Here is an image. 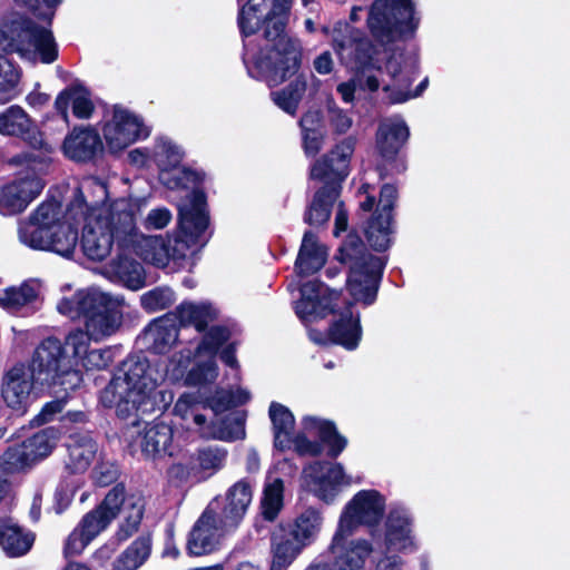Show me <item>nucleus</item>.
Masks as SVG:
<instances>
[{"label": "nucleus", "instance_id": "obj_1", "mask_svg": "<svg viewBox=\"0 0 570 570\" xmlns=\"http://www.w3.org/2000/svg\"><path fill=\"white\" fill-rule=\"evenodd\" d=\"M293 0H273L272 9L263 21V38L267 52H256L250 41H245L244 65L252 78L276 87L291 77L295 78L283 89L271 92L274 104L294 116L306 91L307 79L298 73L302 65L301 41L286 33Z\"/></svg>", "mask_w": 570, "mask_h": 570}, {"label": "nucleus", "instance_id": "obj_2", "mask_svg": "<svg viewBox=\"0 0 570 570\" xmlns=\"http://www.w3.org/2000/svg\"><path fill=\"white\" fill-rule=\"evenodd\" d=\"M140 209V200L120 198L90 218L94 209L87 204L80 188H77L65 217L77 229L81 222H86L81 237L82 252L91 261H102L110 254L115 240L119 247L134 242L137 236L136 217Z\"/></svg>", "mask_w": 570, "mask_h": 570}, {"label": "nucleus", "instance_id": "obj_3", "mask_svg": "<svg viewBox=\"0 0 570 570\" xmlns=\"http://www.w3.org/2000/svg\"><path fill=\"white\" fill-rule=\"evenodd\" d=\"M355 138L347 137L335 145L311 167V178L324 185L315 193L304 214V222L311 226H322L331 217L332 207L340 196L342 183L350 174V161L355 149Z\"/></svg>", "mask_w": 570, "mask_h": 570}, {"label": "nucleus", "instance_id": "obj_4", "mask_svg": "<svg viewBox=\"0 0 570 570\" xmlns=\"http://www.w3.org/2000/svg\"><path fill=\"white\" fill-rule=\"evenodd\" d=\"M60 205L56 202H43L29 216L20 222L19 240L38 250H51L63 257H70L77 246L78 230L70 220H61Z\"/></svg>", "mask_w": 570, "mask_h": 570}, {"label": "nucleus", "instance_id": "obj_5", "mask_svg": "<svg viewBox=\"0 0 570 570\" xmlns=\"http://www.w3.org/2000/svg\"><path fill=\"white\" fill-rule=\"evenodd\" d=\"M124 298L112 297L97 288L78 291L71 297L62 298L57 309L71 320L82 318L90 340L99 342L114 335L122 323L119 306Z\"/></svg>", "mask_w": 570, "mask_h": 570}, {"label": "nucleus", "instance_id": "obj_6", "mask_svg": "<svg viewBox=\"0 0 570 570\" xmlns=\"http://www.w3.org/2000/svg\"><path fill=\"white\" fill-rule=\"evenodd\" d=\"M332 42L341 62L356 70L354 78L358 90L376 91L381 86L377 75L382 71L374 68L376 50L364 31L347 22H337L333 28Z\"/></svg>", "mask_w": 570, "mask_h": 570}, {"label": "nucleus", "instance_id": "obj_7", "mask_svg": "<svg viewBox=\"0 0 570 570\" xmlns=\"http://www.w3.org/2000/svg\"><path fill=\"white\" fill-rule=\"evenodd\" d=\"M336 258L347 264V289L355 302L372 305L377 295L385 262L367 252L363 240L350 234L338 249Z\"/></svg>", "mask_w": 570, "mask_h": 570}, {"label": "nucleus", "instance_id": "obj_8", "mask_svg": "<svg viewBox=\"0 0 570 570\" xmlns=\"http://www.w3.org/2000/svg\"><path fill=\"white\" fill-rule=\"evenodd\" d=\"M0 50L17 53L32 63H51L58 57L52 32L22 16H14L0 24Z\"/></svg>", "mask_w": 570, "mask_h": 570}, {"label": "nucleus", "instance_id": "obj_9", "mask_svg": "<svg viewBox=\"0 0 570 570\" xmlns=\"http://www.w3.org/2000/svg\"><path fill=\"white\" fill-rule=\"evenodd\" d=\"M420 19L415 17L412 0H375L367 11L370 33L381 46L391 45L412 35Z\"/></svg>", "mask_w": 570, "mask_h": 570}, {"label": "nucleus", "instance_id": "obj_10", "mask_svg": "<svg viewBox=\"0 0 570 570\" xmlns=\"http://www.w3.org/2000/svg\"><path fill=\"white\" fill-rule=\"evenodd\" d=\"M72 357L62 342L56 337H47L36 347L31 364L28 366L41 385H60L63 390H72L81 382L80 372L73 368Z\"/></svg>", "mask_w": 570, "mask_h": 570}, {"label": "nucleus", "instance_id": "obj_11", "mask_svg": "<svg viewBox=\"0 0 570 570\" xmlns=\"http://www.w3.org/2000/svg\"><path fill=\"white\" fill-rule=\"evenodd\" d=\"M209 217L206 212L204 191L194 189L188 205L179 208V233L167 242L170 248V259L179 261L187 256L191 246H204V234L208 227Z\"/></svg>", "mask_w": 570, "mask_h": 570}, {"label": "nucleus", "instance_id": "obj_12", "mask_svg": "<svg viewBox=\"0 0 570 570\" xmlns=\"http://www.w3.org/2000/svg\"><path fill=\"white\" fill-rule=\"evenodd\" d=\"M351 537L336 529L330 547L313 566L323 570H365L372 544L367 540H350Z\"/></svg>", "mask_w": 570, "mask_h": 570}, {"label": "nucleus", "instance_id": "obj_13", "mask_svg": "<svg viewBox=\"0 0 570 570\" xmlns=\"http://www.w3.org/2000/svg\"><path fill=\"white\" fill-rule=\"evenodd\" d=\"M385 511V498L376 490H361L345 505L337 530L352 534L360 525L374 527Z\"/></svg>", "mask_w": 570, "mask_h": 570}, {"label": "nucleus", "instance_id": "obj_14", "mask_svg": "<svg viewBox=\"0 0 570 570\" xmlns=\"http://www.w3.org/2000/svg\"><path fill=\"white\" fill-rule=\"evenodd\" d=\"M302 424L305 431L316 432L321 441H311L303 433L296 436L292 435V445L298 454L317 456L323 451V444H326L330 448L327 454L331 458H336L345 449L347 440L336 431L332 422L305 416Z\"/></svg>", "mask_w": 570, "mask_h": 570}, {"label": "nucleus", "instance_id": "obj_15", "mask_svg": "<svg viewBox=\"0 0 570 570\" xmlns=\"http://www.w3.org/2000/svg\"><path fill=\"white\" fill-rule=\"evenodd\" d=\"M115 375L129 387L128 395L136 397L142 405L147 403L150 393L158 384L157 373L142 354L129 355L122 361Z\"/></svg>", "mask_w": 570, "mask_h": 570}, {"label": "nucleus", "instance_id": "obj_16", "mask_svg": "<svg viewBox=\"0 0 570 570\" xmlns=\"http://www.w3.org/2000/svg\"><path fill=\"white\" fill-rule=\"evenodd\" d=\"M396 198L397 190L395 186L391 184L382 186L376 210L365 227V236L374 250L383 252L391 245L392 210Z\"/></svg>", "mask_w": 570, "mask_h": 570}, {"label": "nucleus", "instance_id": "obj_17", "mask_svg": "<svg viewBox=\"0 0 570 570\" xmlns=\"http://www.w3.org/2000/svg\"><path fill=\"white\" fill-rule=\"evenodd\" d=\"M338 296V292L318 281L306 282L301 287V299L295 304V313L304 323L324 318L336 312L334 302Z\"/></svg>", "mask_w": 570, "mask_h": 570}, {"label": "nucleus", "instance_id": "obj_18", "mask_svg": "<svg viewBox=\"0 0 570 570\" xmlns=\"http://www.w3.org/2000/svg\"><path fill=\"white\" fill-rule=\"evenodd\" d=\"M229 530L220 527L219 518L212 508L205 509L188 533L186 551L189 556L210 554L219 548L223 533Z\"/></svg>", "mask_w": 570, "mask_h": 570}, {"label": "nucleus", "instance_id": "obj_19", "mask_svg": "<svg viewBox=\"0 0 570 570\" xmlns=\"http://www.w3.org/2000/svg\"><path fill=\"white\" fill-rule=\"evenodd\" d=\"M104 136L110 150L118 151L148 137L149 130L138 116L116 107L112 119L104 127Z\"/></svg>", "mask_w": 570, "mask_h": 570}, {"label": "nucleus", "instance_id": "obj_20", "mask_svg": "<svg viewBox=\"0 0 570 570\" xmlns=\"http://www.w3.org/2000/svg\"><path fill=\"white\" fill-rule=\"evenodd\" d=\"M308 487L326 503H332L341 491V485L351 483L340 463L315 462L304 470Z\"/></svg>", "mask_w": 570, "mask_h": 570}, {"label": "nucleus", "instance_id": "obj_21", "mask_svg": "<svg viewBox=\"0 0 570 570\" xmlns=\"http://www.w3.org/2000/svg\"><path fill=\"white\" fill-rule=\"evenodd\" d=\"M36 380L24 364H18L7 371L1 381V396L8 407L24 413L31 401Z\"/></svg>", "mask_w": 570, "mask_h": 570}, {"label": "nucleus", "instance_id": "obj_22", "mask_svg": "<svg viewBox=\"0 0 570 570\" xmlns=\"http://www.w3.org/2000/svg\"><path fill=\"white\" fill-rule=\"evenodd\" d=\"M45 184L38 176L18 178L0 188V214L11 216L23 212L39 196Z\"/></svg>", "mask_w": 570, "mask_h": 570}, {"label": "nucleus", "instance_id": "obj_23", "mask_svg": "<svg viewBox=\"0 0 570 570\" xmlns=\"http://www.w3.org/2000/svg\"><path fill=\"white\" fill-rule=\"evenodd\" d=\"M124 502L125 487L117 484L109 490L102 502L96 509L83 515L78 527L88 538L94 540L118 515Z\"/></svg>", "mask_w": 570, "mask_h": 570}, {"label": "nucleus", "instance_id": "obj_24", "mask_svg": "<svg viewBox=\"0 0 570 570\" xmlns=\"http://www.w3.org/2000/svg\"><path fill=\"white\" fill-rule=\"evenodd\" d=\"M413 518L402 504H392L385 520V546L390 551H413Z\"/></svg>", "mask_w": 570, "mask_h": 570}, {"label": "nucleus", "instance_id": "obj_25", "mask_svg": "<svg viewBox=\"0 0 570 570\" xmlns=\"http://www.w3.org/2000/svg\"><path fill=\"white\" fill-rule=\"evenodd\" d=\"M253 500V485L249 480L242 479L234 483L225 493V504L217 515L220 527L235 530L243 521Z\"/></svg>", "mask_w": 570, "mask_h": 570}, {"label": "nucleus", "instance_id": "obj_26", "mask_svg": "<svg viewBox=\"0 0 570 570\" xmlns=\"http://www.w3.org/2000/svg\"><path fill=\"white\" fill-rule=\"evenodd\" d=\"M386 71L391 76L393 83L385 85L383 89L389 91L390 89H396L402 97L394 99L395 102L407 100L411 95L405 91L410 88L416 77V59L414 57H405L404 55H393L386 61ZM428 79L425 78L416 88V91L412 97L419 96L426 87Z\"/></svg>", "mask_w": 570, "mask_h": 570}, {"label": "nucleus", "instance_id": "obj_27", "mask_svg": "<svg viewBox=\"0 0 570 570\" xmlns=\"http://www.w3.org/2000/svg\"><path fill=\"white\" fill-rule=\"evenodd\" d=\"M66 156L78 163L92 160L104 149L99 134L90 127H76L65 138L62 145Z\"/></svg>", "mask_w": 570, "mask_h": 570}, {"label": "nucleus", "instance_id": "obj_28", "mask_svg": "<svg viewBox=\"0 0 570 570\" xmlns=\"http://www.w3.org/2000/svg\"><path fill=\"white\" fill-rule=\"evenodd\" d=\"M409 136L410 130L403 119L383 120L376 132V147L382 158L386 161L394 160Z\"/></svg>", "mask_w": 570, "mask_h": 570}, {"label": "nucleus", "instance_id": "obj_29", "mask_svg": "<svg viewBox=\"0 0 570 570\" xmlns=\"http://www.w3.org/2000/svg\"><path fill=\"white\" fill-rule=\"evenodd\" d=\"M148 348L156 354H165L178 342L179 327L171 314L154 320L145 330Z\"/></svg>", "mask_w": 570, "mask_h": 570}, {"label": "nucleus", "instance_id": "obj_30", "mask_svg": "<svg viewBox=\"0 0 570 570\" xmlns=\"http://www.w3.org/2000/svg\"><path fill=\"white\" fill-rule=\"evenodd\" d=\"M26 141L31 150L14 155L10 163L16 166H26L33 173L32 176L45 173L51 161L52 146L43 139L40 131L33 132Z\"/></svg>", "mask_w": 570, "mask_h": 570}, {"label": "nucleus", "instance_id": "obj_31", "mask_svg": "<svg viewBox=\"0 0 570 570\" xmlns=\"http://www.w3.org/2000/svg\"><path fill=\"white\" fill-rule=\"evenodd\" d=\"M129 387L116 375L101 391L99 400L105 407H116V413L121 419L137 415L144 406L136 397L128 395Z\"/></svg>", "mask_w": 570, "mask_h": 570}, {"label": "nucleus", "instance_id": "obj_32", "mask_svg": "<svg viewBox=\"0 0 570 570\" xmlns=\"http://www.w3.org/2000/svg\"><path fill=\"white\" fill-rule=\"evenodd\" d=\"M323 524L322 513L308 508L299 513L292 522L279 523L288 535H291L303 548L311 546L316 541Z\"/></svg>", "mask_w": 570, "mask_h": 570}, {"label": "nucleus", "instance_id": "obj_33", "mask_svg": "<svg viewBox=\"0 0 570 570\" xmlns=\"http://www.w3.org/2000/svg\"><path fill=\"white\" fill-rule=\"evenodd\" d=\"M171 428L165 423H155L146 426L136 442L145 458L156 459L167 454L171 455Z\"/></svg>", "mask_w": 570, "mask_h": 570}, {"label": "nucleus", "instance_id": "obj_34", "mask_svg": "<svg viewBox=\"0 0 570 570\" xmlns=\"http://www.w3.org/2000/svg\"><path fill=\"white\" fill-rule=\"evenodd\" d=\"M353 304L348 303L340 317L328 328L330 340L344 346L346 350H355L362 337V328L358 314L354 316Z\"/></svg>", "mask_w": 570, "mask_h": 570}, {"label": "nucleus", "instance_id": "obj_35", "mask_svg": "<svg viewBox=\"0 0 570 570\" xmlns=\"http://www.w3.org/2000/svg\"><path fill=\"white\" fill-rule=\"evenodd\" d=\"M38 297V286L26 282L19 287H8L0 291V306L7 312L16 315H28L33 313V304Z\"/></svg>", "mask_w": 570, "mask_h": 570}, {"label": "nucleus", "instance_id": "obj_36", "mask_svg": "<svg viewBox=\"0 0 570 570\" xmlns=\"http://www.w3.org/2000/svg\"><path fill=\"white\" fill-rule=\"evenodd\" d=\"M304 549L283 528L277 525L271 535L272 564L269 570H286Z\"/></svg>", "mask_w": 570, "mask_h": 570}, {"label": "nucleus", "instance_id": "obj_37", "mask_svg": "<svg viewBox=\"0 0 570 570\" xmlns=\"http://www.w3.org/2000/svg\"><path fill=\"white\" fill-rule=\"evenodd\" d=\"M326 256V248L318 244L317 236L312 230H306L295 262V268L303 276L314 274L323 267Z\"/></svg>", "mask_w": 570, "mask_h": 570}, {"label": "nucleus", "instance_id": "obj_38", "mask_svg": "<svg viewBox=\"0 0 570 570\" xmlns=\"http://www.w3.org/2000/svg\"><path fill=\"white\" fill-rule=\"evenodd\" d=\"M72 105V112L79 119H87L94 111L89 92L79 86H72L61 91L55 101V108L62 120L68 124V107Z\"/></svg>", "mask_w": 570, "mask_h": 570}, {"label": "nucleus", "instance_id": "obj_39", "mask_svg": "<svg viewBox=\"0 0 570 570\" xmlns=\"http://www.w3.org/2000/svg\"><path fill=\"white\" fill-rule=\"evenodd\" d=\"M175 322H179L183 330L194 326L197 333H203L209 323L217 318V311L210 304H194L184 302L176 307L175 313H170Z\"/></svg>", "mask_w": 570, "mask_h": 570}, {"label": "nucleus", "instance_id": "obj_40", "mask_svg": "<svg viewBox=\"0 0 570 570\" xmlns=\"http://www.w3.org/2000/svg\"><path fill=\"white\" fill-rule=\"evenodd\" d=\"M35 537L10 519H0V546L9 557H21L32 547Z\"/></svg>", "mask_w": 570, "mask_h": 570}, {"label": "nucleus", "instance_id": "obj_41", "mask_svg": "<svg viewBox=\"0 0 570 570\" xmlns=\"http://www.w3.org/2000/svg\"><path fill=\"white\" fill-rule=\"evenodd\" d=\"M33 132H39L33 120L19 105H12L0 112V134L21 137L27 140Z\"/></svg>", "mask_w": 570, "mask_h": 570}, {"label": "nucleus", "instance_id": "obj_42", "mask_svg": "<svg viewBox=\"0 0 570 570\" xmlns=\"http://www.w3.org/2000/svg\"><path fill=\"white\" fill-rule=\"evenodd\" d=\"M274 431V446L285 451L292 446V435L295 428V417L285 405L272 402L268 410Z\"/></svg>", "mask_w": 570, "mask_h": 570}, {"label": "nucleus", "instance_id": "obj_43", "mask_svg": "<svg viewBox=\"0 0 570 570\" xmlns=\"http://www.w3.org/2000/svg\"><path fill=\"white\" fill-rule=\"evenodd\" d=\"M109 273L130 289L136 291L145 285L141 264L124 253L118 254L117 258L110 262Z\"/></svg>", "mask_w": 570, "mask_h": 570}, {"label": "nucleus", "instance_id": "obj_44", "mask_svg": "<svg viewBox=\"0 0 570 570\" xmlns=\"http://www.w3.org/2000/svg\"><path fill=\"white\" fill-rule=\"evenodd\" d=\"M263 4L264 0H248L245 4L240 6L237 20L240 33L244 37V42L250 41V48H253L256 52L262 51V55L264 56L267 52L266 43L264 47L257 48L253 43V40L248 39L250 36H254L261 27L263 28L264 20L261 19ZM244 55L245 52L243 56Z\"/></svg>", "mask_w": 570, "mask_h": 570}, {"label": "nucleus", "instance_id": "obj_45", "mask_svg": "<svg viewBox=\"0 0 570 570\" xmlns=\"http://www.w3.org/2000/svg\"><path fill=\"white\" fill-rule=\"evenodd\" d=\"M97 443L89 436L73 439L68 444V460L66 468L71 473H82L91 464L97 453Z\"/></svg>", "mask_w": 570, "mask_h": 570}, {"label": "nucleus", "instance_id": "obj_46", "mask_svg": "<svg viewBox=\"0 0 570 570\" xmlns=\"http://www.w3.org/2000/svg\"><path fill=\"white\" fill-rule=\"evenodd\" d=\"M244 421L239 413H229L212 421L207 431H204L203 434L223 441L243 439L245 436Z\"/></svg>", "mask_w": 570, "mask_h": 570}, {"label": "nucleus", "instance_id": "obj_47", "mask_svg": "<svg viewBox=\"0 0 570 570\" xmlns=\"http://www.w3.org/2000/svg\"><path fill=\"white\" fill-rule=\"evenodd\" d=\"M284 483L281 479L265 485L261 499V515L265 521L273 522L283 509Z\"/></svg>", "mask_w": 570, "mask_h": 570}, {"label": "nucleus", "instance_id": "obj_48", "mask_svg": "<svg viewBox=\"0 0 570 570\" xmlns=\"http://www.w3.org/2000/svg\"><path fill=\"white\" fill-rule=\"evenodd\" d=\"M140 247L144 261L157 267H165L170 261V248L161 236L144 237Z\"/></svg>", "mask_w": 570, "mask_h": 570}, {"label": "nucleus", "instance_id": "obj_49", "mask_svg": "<svg viewBox=\"0 0 570 570\" xmlns=\"http://www.w3.org/2000/svg\"><path fill=\"white\" fill-rule=\"evenodd\" d=\"M175 302V292L168 286L155 287L140 296V305L148 313L166 309Z\"/></svg>", "mask_w": 570, "mask_h": 570}, {"label": "nucleus", "instance_id": "obj_50", "mask_svg": "<svg viewBox=\"0 0 570 570\" xmlns=\"http://www.w3.org/2000/svg\"><path fill=\"white\" fill-rule=\"evenodd\" d=\"M249 400V393L238 389L236 392L229 390H218L207 400V405L216 415L228 411L229 409L242 405Z\"/></svg>", "mask_w": 570, "mask_h": 570}, {"label": "nucleus", "instance_id": "obj_51", "mask_svg": "<svg viewBox=\"0 0 570 570\" xmlns=\"http://www.w3.org/2000/svg\"><path fill=\"white\" fill-rule=\"evenodd\" d=\"M32 464L22 443L8 448L0 456V470L6 474L21 472Z\"/></svg>", "mask_w": 570, "mask_h": 570}, {"label": "nucleus", "instance_id": "obj_52", "mask_svg": "<svg viewBox=\"0 0 570 570\" xmlns=\"http://www.w3.org/2000/svg\"><path fill=\"white\" fill-rule=\"evenodd\" d=\"M32 463L48 456L55 448V438L48 430L37 432L22 442Z\"/></svg>", "mask_w": 570, "mask_h": 570}, {"label": "nucleus", "instance_id": "obj_53", "mask_svg": "<svg viewBox=\"0 0 570 570\" xmlns=\"http://www.w3.org/2000/svg\"><path fill=\"white\" fill-rule=\"evenodd\" d=\"M20 69L6 57L0 56V94H4L6 100L13 99L19 91Z\"/></svg>", "mask_w": 570, "mask_h": 570}, {"label": "nucleus", "instance_id": "obj_54", "mask_svg": "<svg viewBox=\"0 0 570 570\" xmlns=\"http://www.w3.org/2000/svg\"><path fill=\"white\" fill-rule=\"evenodd\" d=\"M229 337L230 331L226 326H212L208 332L205 333L202 341L197 343L194 352L188 351V357L191 354L198 355L203 352L215 354L218 348L229 340Z\"/></svg>", "mask_w": 570, "mask_h": 570}, {"label": "nucleus", "instance_id": "obj_55", "mask_svg": "<svg viewBox=\"0 0 570 570\" xmlns=\"http://www.w3.org/2000/svg\"><path fill=\"white\" fill-rule=\"evenodd\" d=\"M227 450L217 445L202 448L197 452V462L202 471L212 475L219 471L226 462Z\"/></svg>", "mask_w": 570, "mask_h": 570}, {"label": "nucleus", "instance_id": "obj_56", "mask_svg": "<svg viewBox=\"0 0 570 570\" xmlns=\"http://www.w3.org/2000/svg\"><path fill=\"white\" fill-rule=\"evenodd\" d=\"M218 376V367L214 360H208L193 366L186 377L185 384L188 386H200L213 383Z\"/></svg>", "mask_w": 570, "mask_h": 570}, {"label": "nucleus", "instance_id": "obj_57", "mask_svg": "<svg viewBox=\"0 0 570 570\" xmlns=\"http://www.w3.org/2000/svg\"><path fill=\"white\" fill-rule=\"evenodd\" d=\"M157 161L163 170L176 168L183 159L179 147L170 140H160L157 145Z\"/></svg>", "mask_w": 570, "mask_h": 570}, {"label": "nucleus", "instance_id": "obj_58", "mask_svg": "<svg viewBox=\"0 0 570 570\" xmlns=\"http://www.w3.org/2000/svg\"><path fill=\"white\" fill-rule=\"evenodd\" d=\"M326 121L333 132L337 135L345 134L353 124L351 115L337 107L334 102H328L327 105Z\"/></svg>", "mask_w": 570, "mask_h": 570}, {"label": "nucleus", "instance_id": "obj_59", "mask_svg": "<svg viewBox=\"0 0 570 570\" xmlns=\"http://www.w3.org/2000/svg\"><path fill=\"white\" fill-rule=\"evenodd\" d=\"M151 541L149 537H139L121 554L139 568L149 557Z\"/></svg>", "mask_w": 570, "mask_h": 570}, {"label": "nucleus", "instance_id": "obj_60", "mask_svg": "<svg viewBox=\"0 0 570 570\" xmlns=\"http://www.w3.org/2000/svg\"><path fill=\"white\" fill-rule=\"evenodd\" d=\"M142 507L132 504L125 521L119 525L117 538L125 541L130 538L137 530L142 519Z\"/></svg>", "mask_w": 570, "mask_h": 570}, {"label": "nucleus", "instance_id": "obj_61", "mask_svg": "<svg viewBox=\"0 0 570 570\" xmlns=\"http://www.w3.org/2000/svg\"><path fill=\"white\" fill-rule=\"evenodd\" d=\"M90 340L87 331L77 330L71 332L63 344L65 348L72 350V360L76 357H82L88 354V341Z\"/></svg>", "mask_w": 570, "mask_h": 570}, {"label": "nucleus", "instance_id": "obj_62", "mask_svg": "<svg viewBox=\"0 0 570 570\" xmlns=\"http://www.w3.org/2000/svg\"><path fill=\"white\" fill-rule=\"evenodd\" d=\"M92 540L87 537V534L77 527L68 537L63 553L66 558L75 557L80 554L83 549L91 542Z\"/></svg>", "mask_w": 570, "mask_h": 570}, {"label": "nucleus", "instance_id": "obj_63", "mask_svg": "<svg viewBox=\"0 0 570 570\" xmlns=\"http://www.w3.org/2000/svg\"><path fill=\"white\" fill-rule=\"evenodd\" d=\"M119 476L118 466L110 462L99 463L92 471V478L97 485L108 487Z\"/></svg>", "mask_w": 570, "mask_h": 570}, {"label": "nucleus", "instance_id": "obj_64", "mask_svg": "<svg viewBox=\"0 0 570 570\" xmlns=\"http://www.w3.org/2000/svg\"><path fill=\"white\" fill-rule=\"evenodd\" d=\"M171 219V213L166 207L151 209L144 220L147 229H161L168 225Z\"/></svg>", "mask_w": 570, "mask_h": 570}]
</instances>
